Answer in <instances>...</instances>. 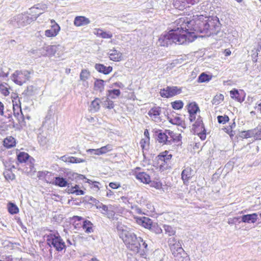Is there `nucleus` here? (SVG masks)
I'll return each mask as SVG.
<instances>
[{"label": "nucleus", "mask_w": 261, "mask_h": 261, "mask_svg": "<svg viewBox=\"0 0 261 261\" xmlns=\"http://www.w3.org/2000/svg\"><path fill=\"white\" fill-rule=\"evenodd\" d=\"M163 227L165 233L168 236H173L175 233V230L171 226L168 225H164Z\"/></svg>", "instance_id": "nucleus-36"}, {"label": "nucleus", "mask_w": 261, "mask_h": 261, "mask_svg": "<svg viewBox=\"0 0 261 261\" xmlns=\"http://www.w3.org/2000/svg\"><path fill=\"white\" fill-rule=\"evenodd\" d=\"M224 130H225V132L228 134L230 137H233L235 133L232 130V129L231 128V127H229V126L227 127H225L224 128Z\"/></svg>", "instance_id": "nucleus-55"}, {"label": "nucleus", "mask_w": 261, "mask_h": 261, "mask_svg": "<svg viewBox=\"0 0 261 261\" xmlns=\"http://www.w3.org/2000/svg\"><path fill=\"white\" fill-rule=\"evenodd\" d=\"M108 55L110 60L113 61H119L122 59L121 53L115 49H110L108 53Z\"/></svg>", "instance_id": "nucleus-19"}, {"label": "nucleus", "mask_w": 261, "mask_h": 261, "mask_svg": "<svg viewBox=\"0 0 261 261\" xmlns=\"http://www.w3.org/2000/svg\"><path fill=\"white\" fill-rule=\"evenodd\" d=\"M241 221L247 223H254L258 219V215L256 213L247 214L240 217Z\"/></svg>", "instance_id": "nucleus-14"}, {"label": "nucleus", "mask_w": 261, "mask_h": 261, "mask_svg": "<svg viewBox=\"0 0 261 261\" xmlns=\"http://www.w3.org/2000/svg\"><path fill=\"white\" fill-rule=\"evenodd\" d=\"M175 134L173 132L166 129L164 132L159 133L158 140L160 143L166 145H170L175 140Z\"/></svg>", "instance_id": "nucleus-7"}, {"label": "nucleus", "mask_w": 261, "mask_h": 261, "mask_svg": "<svg viewBox=\"0 0 261 261\" xmlns=\"http://www.w3.org/2000/svg\"><path fill=\"white\" fill-rule=\"evenodd\" d=\"M168 244L172 255L176 260L182 261L185 252L181 246V241H177L175 238H170L168 240Z\"/></svg>", "instance_id": "nucleus-4"}, {"label": "nucleus", "mask_w": 261, "mask_h": 261, "mask_svg": "<svg viewBox=\"0 0 261 261\" xmlns=\"http://www.w3.org/2000/svg\"><path fill=\"white\" fill-rule=\"evenodd\" d=\"M98 36L102 38H111L112 37V34L109 32L103 31L101 29H97L95 32Z\"/></svg>", "instance_id": "nucleus-30"}, {"label": "nucleus", "mask_w": 261, "mask_h": 261, "mask_svg": "<svg viewBox=\"0 0 261 261\" xmlns=\"http://www.w3.org/2000/svg\"><path fill=\"white\" fill-rule=\"evenodd\" d=\"M90 76V72L87 69H82L80 75V80L83 82L87 80Z\"/></svg>", "instance_id": "nucleus-34"}, {"label": "nucleus", "mask_w": 261, "mask_h": 261, "mask_svg": "<svg viewBox=\"0 0 261 261\" xmlns=\"http://www.w3.org/2000/svg\"><path fill=\"white\" fill-rule=\"evenodd\" d=\"M102 213L106 215L109 218H112L115 215V212L113 210V207L111 205H109V207L106 212H102Z\"/></svg>", "instance_id": "nucleus-46"}, {"label": "nucleus", "mask_w": 261, "mask_h": 261, "mask_svg": "<svg viewBox=\"0 0 261 261\" xmlns=\"http://www.w3.org/2000/svg\"><path fill=\"white\" fill-rule=\"evenodd\" d=\"M30 159V155L24 152H21L17 155V160L20 163H25Z\"/></svg>", "instance_id": "nucleus-32"}, {"label": "nucleus", "mask_w": 261, "mask_h": 261, "mask_svg": "<svg viewBox=\"0 0 261 261\" xmlns=\"http://www.w3.org/2000/svg\"><path fill=\"white\" fill-rule=\"evenodd\" d=\"M217 120L219 123L225 124L228 122L229 120L228 116L226 115L224 116H218L217 117Z\"/></svg>", "instance_id": "nucleus-49"}, {"label": "nucleus", "mask_w": 261, "mask_h": 261, "mask_svg": "<svg viewBox=\"0 0 261 261\" xmlns=\"http://www.w3.org/2000/svg\"><path fill=\"white\" fill-rule=\"evenodd\" d=\"M254 130V138L256 140H261V127L257 128Z\"/></svg>", "instance_id": "nucleus-51"}, {"label": "nucleus", "mask_w": 261, "mask_h": 261, "mask_svg": "<svg viewBox=\"0 0 261 261\" xmlns=\"http://www.w3.org/2000/svg\"><path fill=\"white\" fill-rule=\"evenodd\" d=\"M193 126L195 129V132H199V130L203 132L205 130L202 120L200 116H198L197 120L193 124Z\"/></svg>", "instance_id": "nucleus-21"}, {"label": "nucleus", "mask_w": 261, "mask_h": 261, "mask_svg": "<svg viewBox=\"0 0 261 261\" xmlns=\"http://www.w3.org/2000/svg\"><path fill=\"white\" fill-rule=\"evenodd\" d=\"M187 109L189 114H195L197 113V112L200 111L198 105L195 102L189 103Z\"/></svg>", "instance_id": "nucleus-27"}, {"label": "nucleus", "mask_w": 261, "mask_h": 261, "mask_svg": "<svg viewBox=\"0 0 261 261\" xmlns=\"http://www.w3.org/2000/svg\"><path fill=\"white\" fill-rule=\"evenodd\" d=\"M87 152L91 154H95L99 155H100V149H89L87 150Z\"/></svg>", "instance_id": "nucleus-53"}, {"label": "nucleus", "mask_w": 261, "mask_h": 261, "mask_svg": "<svg viewBox=\"0 0 261 261\" xmlns=\"http://www.w3.org/2000/svg\"><path fill=\"white\" fill-rule=\"evenodd\" d=\"M67 244H66V245L67 247H70L71 246H75V242L74 240H70L69 239H67Z\"/></svg>", "instance_id": "nucleus-59"}, {"label": "nucleus", "mask_w": 261, "mask_h": 261, "mask_svg": "<svg viewBox=\"0 0 261 261\" xmlns=\"http://www.w3.org/2000/svg\"><path fill=\"white\" fill-rule=\"evenodd\" d=\"M198 116H199L197 115V113L189 114V120L190 122H193L197 120Z\"/></svg>", "instance_id": "nucleus-57"}, {"label": "nucleus", "mask_w": 261, "mask_h": 261, "mask_svg": "<svg viewBox=\"0 0 261 261\" xmlns=\"http://www.w3.org/2000/svg\"><path fill=\"white\" fill-rule=\"evenodd\" d=\"M109 207V205H106L103 204L102 203L100 202L99 203H98V205L96 206V208L97 209H101V213L102 212H106L107 211H108V208Z\"/></svg>", "instance_id": "nucleus-52"}, {"label": "nucleus", "mask_w": 261, "mask_h": 261, "mask_svg": "<svg viewBox=\"0 0 261 261\" xmlns=\"http://www.w3.org/2000/svg\"><path fill=\"white\" fill-rule=\"evenodd\" d=\"M43 13V11L39 7H33L30 9V12L27 13L32 19V21L35 20L41 14Z\"/></svg>", "instance_id": "nucleus-15"}, {"label": "nucleus", "mask_w": 261, "mask_h": 261, "mask_svg": "<svg viewBox=\"0 0 261 261\" xmlns=\"http://www.w3.org/2000/svg\"><path fill=\"white\" fill-rule=\"evenodd\" d=\"M182 88L177 86H167L166 88L161 89L160 92L163 97L169 98L181 93Z\"/></svg>", "instance_id": "nucleus-8"}, {"label": "nucleus", "mask_w": 261, "mask_h": 261, "mask_svg": "<svg viewBox=\"0 0 261 261\" xmlns=\"http://www.w3.org/2000/svg\"><path fill=\"white\" fill-rule=\"evenodd\" d=\"M68 161L70 163H80L84 162L85 160L74 156H69Z\"/></svg>", "instance_id": "nucleus-48"}, {"label": "nucleus", "mask_w": 261, "mask_h": 261, "mask_svg": "<svg viewBox=\"0 0 261 261\" xmlns=\"http://www.w3.org/2000/svg\"><path fill=\"white\" fill-rule=\"evenodd\" d=\"M4 145L8 148H11L15 145V140L11 136L7 137L4 141Z\"/></svg>", "instance_id": "nucleus-28"}, {"label": "nucleus", "mask_w": 261, "mask_h": 261, "mask_svg": "<svg viewBox=\"0 0 261 261\" xmlns=\"http://www.w3.org/2000/svg\"><path fill=\"white\" fill-rule=\"evenodd\" d=\"M230 94L231 97L236 99L238 101L242 102L243 100V99L240 97V94L238 90L234 89L233 90H231L230 91Z\"/></svg>", "instance_id": "nucleus-35"}, {"label": "nucleus", "mask_w": 261, "mask_h": 261, "mask_svg": "<svg viewBox=\"0 0 261 261\" xmlns=\"http://www.w3.org/2000/svg\"><path fill=\"white\" fill-rule=\"evenodd\" d=\"M0 89L2 90V93L5 95H7L9 94V92L8 91L7 88H5L4 86L2 85H0Z\"/></svg>", "instance_id": "nucleus-61"}, {"label": "nucleus", "mask_w": 261, "mask_h": 261, "mask_svg": "<svg viewBox=\"0 0 261 261\" xmlns=\"http://www.w3.org/2000/svg\"><path fill=\"white\" fill-rule=\"evenodd\" d=\"M117 229L120 238L128 249L135 253H139L142 256L146 254L148 245L141 237H137L134 232L128 230L126 226L121 224H117Z\"/></svg>", "instance_id": "nucleus-2"}, {"label": "nucleus", "mask_w": 261, "mask_h": 261, "mask_svg": "<svg viewBox=\"0 0 261 261\" xmlns=\"http://www.w3.org/2000/svg\"><path fill=\"white\" fill-rule=\"evenodd\" d=\"M60 30V27L58 24L51 25V28L45 31V35L47 37L56 36Z\"/></svg>", "instance_id": "nucleus-17"}, {"label": "nucleus", "mask_w": 261, "mask_h": 261, "mask_svg": "<svg viewBox=\"0 0 261 261\" xmlns=\"http://www.w3.org/2000/svg\"><path fill=\"white\" fill-rule=\"evenodd\" d=\"M46 242L50 247V250L54 248L58 252H65L67 246L65 242L58 232L51 231L46 234Z\"/></svg>", "instance_id": "nucleus-3"}, {"label": "nucleus", "mask_w": 261, "mask_h": 261, "mask_svg": "<svg viewBox=\"0 0 261 261\" xmlns=\"http://www.w3.org/2000/svg\"><path fill=\"white\" fill-rule=\"evenodd\" d=\"M102 105L106 108L109 109L114 108V103L112 100H110L109 98H106L103 101H101Z\"/></svg>", "instance_id": "nucleus-39"}, {"label": "nucleus", "mask_w": 261, "mask_h": 261, "mask_svg": "<svg viewBox=\"0 0 261 261\" xmlns=\"http://www.w3.org/2000/svg\"><path fill=\"white\" fill-rule=\"evenodd\" d=\"M4 175L7 180H12L15 177V174L14 173H13L10 170H6V171H4Z\"/></svg>", "instance_id": "nucleus-43"}, {"label": "nucleus", "mask_w": 261, "mask_h": 261, "mask_svg": "<svg viewBox=\"0 0 261 261\" xmlns=\"http://www.w3.org/2000/svg\"><path fill=\"white\" fill-rule=\"evenodd\" d=\"M224 99V96L222 94H217L213 98L212 103L213 105H218Z\"/></svg>", "instance_id": "nucleus-37"}, {"label": "nucleus", "mask_w": 261, "mask_h": 261, "mask_svg": "<svg viewBox=\"0 0 261 261\" xmlns=\"http://www.w3.org/2000/svg\"><path fill=\"white\" fill-rule=\"evenodd\" d=\"M137 223L143 226L145 228L150 229L152 224H153L152 220L148 217H136Z\"/></svg>", "instance_id": "nucleus-13"}, {"label": "nucleus", "mask_w": 261, "mask_h": 261, "mask_svg": "<svg viewBox=\"0 0 261 261\" xmlns=\"http://www.w3.org/2000/svg\"><path fill=\"white\" fill-rule=\"evenodd\" d=\"M105 81L101 79H96L94 82V90L101 92L104 89Z\"/></svg>", "instance_id": "nucleus-25"}, {"label": "nucleus", "mask_w": 261, "mask_h": 261, "mask_svg": "<svg viewBox=\"0 0 261 261\" xmlns=\"http://www.w3.org/2000/svg\"><path fill=\"white\" fill-rule=\"evenodd\" d=\"M87 200L89 202L90 201V203L94 205L96 207L98 205V203H100L98 200L91 196L87 197Z\"/></svg>", "instance_id": "nucleus-54"}, {"label": "nucleus", "mask_w": 261, "mask_h": 261, "mask_svg": "<svg viewBox=\"0 0 261 261\" xmlns=\"http://www.w3.org/2000/svg\"><path fill=\"white\" fill-rule=\"evenodd\" d=\"M254 130H249L247 131L242 132L241 134V137L245 138H250L252 136L254 137Z\"/></svg>", "instance_id": "nucleus-44"}, {"label": "nucleus", "mask_w": 261, "mask_h": 261, "mask_svg": "<svg viewBox=\"0 0 261 261\" xmlns=\"http://www.w3.org/2000/svg\"><path fill=\"white\" fill-rule=\"evenodd\" d=\"M100 103H101L100 99L96 98L93 100L90 105V110L91 112H97L100 109Z\"/></svg>", "instance_id": "nucleus-24"}, {"label": "nucleus", "mask_w": 261, "mask_h": 261, "mask_svg": "<svg viewBox=\"0 0 261 261\" xmlns=\"http://www.w3.org/2000/svg\"><path fill=\"white\" fill-rule=\"evenodd\" d=\"M90 22V21L88 18L82 16L75 17L74 20V24L77 27L87 25Z\"/></svg>", "instance_id": "nucleus-20"}, {"label": "nucleus", "mask_w": 261, "mask_h": 261, "mask_svg": "<svg viewBox=\"0 0 261 261\" xmlns=\"http://www.w3.org/2000/svg\"><path fill=\"white\" fill-rule=\"evenodd\" d=\"M171 104L172 108L175 110H180L184 106V103L181 100H175Z\"/></svg>", "instance_id": "nucleus-38"}, {"label": "nucleus", "mask_w": 261, "mask_h": 261, "mask_svg": "<svg viewBox=\"0 0 261 261\" xmlns=\"http://www.w3.org/2000/svg\"><path fill=\"white\" fill-rule=\"evenodd\" d=\"M187 4V0H174L173 2L174 7L179 10H183Z\"/></svg>", "instance_id": "nucleus-23"}, {"label": "nucleus", "mask_w": 261, "mask_h": 261, "mask_svg": "<svg viewBox=\"0 0 261 261\" xmlns=\"http://www.w3.org/2000/svg\"><path fill=\"white\" fill-rule=\"evenodd\" d=\"M140 169L139 167L135 169V174L136 178L143 183L148 184L151 181L150 176L144 172H138L137 170H140Z\"/></svg>", "instance_id": "nucleus-12"}, {"label": "nucleus", "mask_w": 261, "mask_h": 261, "mask_svg": "<svg viewBox=\"0 0 261 261\" xmlns=\"http://www.w3.org/2000/svg\"><path fill=\"white\" fill-rule=\"evenodd\" d=\"M149 138L142 139L140 142V144L143 150L147 149L149 145Z\"/></svg>", "instance_id": "nucleus-45"}, {"label": "nucleus", "mask_w": 261, "mask_h": 261, "mask_svg": "<svg viewBox=\"0 0 261 261\" xmlns=\"http://www.w3.org/2000/svg\"><path fill=\"white\" fill-rule=\"evenodd\" d=\"M30 72L28 70L18 71L16 70L12 74V80L18 85H22L30 78Z\"/></svg>", "instance_id": "nucleus-6"}, {"label": "nucleus", "mask_w": 261, "mask_h": 261, "mask_svg": "<svg viewBox=\"0 0 261 261\" xmlns=\"http://www.w3.org/2000/svg\"><path fill=\"white\" fill-rule=\"evenodd\" d=\"M193 170L190 167H187L182 170L181 175L184 184L189 183V180L193 176Z\"/></svg>", "instance_id": "nucleus-16"}, {"label": "nucleus", "mask_w": 261, "mask_h": 261, "mask_svg": "<svg viewBox=\"0 0 261 261\" xmlns=\"http://www.w3.org/2000/svg\"><path fill=\"white\" fill-rule=\"evenodd\" d=\"M120 91L119 89H113L109 90V97L112 99L116 98V97L119 96Z\"/></svg>", "instance_id": "nucleus-42"}, {"label": "nucleus", "mask_w": 261, "mask_h": 261, "mask_svg": "<svg viewBox=\"0 0 261 261\" xmlns=\"http://www.w3.org/2000/svg\"><path fill=\"white\" fill-rule=\"evenodd\" d=\"M34 160L31 158L29 160V163H27V165L29 166V168L30 169V171H32L34 169Z\"/></svg>", "instance_id": "nucleus-56"}, {"label": "nucleus", "mask_w": 261, "mask_h": 261, "mask_svg": "<svg viewBox=\"0 0 261 261\" xmlns=\"http://www.w3.org/2000/svg\"><path fill=\"white\" fill-rule=\"evenodd\" d=\"M83 228L87 233L93 232V224L89 220H85L83 222Z\"/></svg>", "instance_id": "nucleus-29"}, {"label": "nucleus", "mask_w": 261, "mask_h": 261, "mask_svg": "<svg viewBox=\"0 0 261 261\" xmlns=\"http://www.w3.org/2000/svg\"><path fill=\"white\" fill-rule=\"evenodd\" d=\"M69 193L71 194H75L76 195H82L85 194V192L83 190L79 189V186L75 185L74 186H71L69 188L68 186Z\"/></svg>", "instance_id": "nucleus-22"}, {"label": "nucleus", "mask_w": 261, "mask_h": 261, "mask_svg": "<svg viewBox=\"0 0 261 261\" xmlns=\"http://www.w3.org/2000/svg\"><path fill=\"white\" fill-rule=\"evenodd\" d=\"M9 69L7 68L6 67H0V77H7L9 74Z\"/></svg>", "instance_id": "nucleus-47"}, {"label": "nucleus", "mask_w": 261, "mask_h": 261, "mask_svg": "<svg viewBox=\"0 0 261 261\" xmlns=\"http://www.w3.org/2000/svg\"><path fill=\"white\" fill-rule=\"evenodd\" d=\"M258 56V53H256L255 54H254L253 55H252V61L254 62V63H255L257 62V57Z\"/></svg>", "instance_id": "nucleus-64"}, {"label": "nucleus", "mask_w": 261, "mask_h": 261, "mask_svg": "<svg viewBox=\"0 0 261 261\" xmlns=\"http://www.w3.org/2000/svg\"><path fill=\"white\" fill-rule=\"evenodd\" d=\"M194 19L189 20L187 17H181L173 23V28L167 33L159 38L158 44L168 46L172 43L178 44L192 42L197 36L195 32L210 36L216 34L218 19L217 17L204 16L203 15L194 16Z\"/></svg>", "instance_id": "nucleus-1"}, {"label": "nucleus", "mask_w": 261, "mask_h": 261, "mask_svg": "<svg viewBox=\"0 0 261 261\" xmlns=\"http://www.w3.org/2000/svg\"><path fill=\"white\" fill-rule=\"evenodd\" d=\"M161 113V108L159 107H155L149 111L148 115L152 120L155 122H160L161 121L160 117Z\"/></svg>", "instance_id": "nucleus-11"}, {"label": "nucleus", "mask_w": 261, "mask_h": 261, "mask_svg": "<svg viewBox=\"0 0 261 261\" xmlns=\"http://www.w3.org/2000/svg\"><path fill=\"white\" fill-rule=\"evenodd\" d=\"M54 184L60 187H65L68 186L67 181L63 177H55Z\"/></svg>", "instance_id": "nucleus-26"}, {"label": "nucleus", "mask_w": 261, "mask_h": 261, "mask_svg": "<svg viewBox=\"0 0 261 261\" xmlns=\"http://www.w3.org/2000/svg\"><path fill=\"white\" fill-rule=\"evenodd\" d=\"M8 209L9 212L12 215L16 214L19 212V209L17 206L12 202H9L8 203Z\"/></svg>", "instance_id": "nucleus-33"}, {"label": "nucleus", "mask_w": 261, "mask_h": 261, "mask_svg": "<svg viewBox=\"0 0 261 261\" xmlns=\"http://www.w3.org/2000/svg\"><path fill=\"white\" fill-rule=\"evenodd\" d=\"M62 47L60 45H47L44 46L42 49V55L43 56H54L56 53L58 55L59 54L58 53L59 49H61Z\"/></svg>", "instance_id": "nucleus-9"}, {"label": "nucleus", "mask_w": 261, "mask_h": 261, "mask_svg": "<svg viewBox=\"0 0 261 261\" xmlns=\"http://www.w3.org/2000/svg\"><path fill=\"white\" fill-rule=\"evenodd\" d=\"M170 122L175 125H181L182 123V120L179 117H176L173 118H171L169 120Z\"/></svg>", "instance_id": "nucleus-50"}, {"label": "nucleus", "mask_w": 261, "mask_h": 261, "mask_svg": "<svg viewBox=\"0 0 261 261\" xmlns=\"http://www.w3.org/2000/svg\"><path fill=\"white\" fill-rule=\"evenodd\" d=\"M199 132L198 133V132H197L199 137L200 138V139L202 140H204L205 138H206V134H205V130L203 132L201 131V130H199Z\"/></svg>", "instance_id": "nucleus-60"}, {"label": "nucleus", "mask_w": 261, "mask_h": 261, "mask_svg": "<svg viewBox=\"0 0 261 261\" xmlns=\"http://www.w3.org/2000/svg\"><path fill=\"white\" fill-rule=\"evenodd\" d=\"M132 208L134 210L135 212L139 214H142V210L140 208L135 206V207H132Z\"/></svg>", "instance_id": "nucleus-63"}, {"label": "nucleus", "mask_w": 261, "mask_h": 261, "mask_svg": "<svg viewBox=\"0 0 261 261\" xmlns=\"http://www.w3.org/2000/svg\"><path fill=\"white\" fill-rule=\"evenodd\" d=\"M94 68L98 72L104 74H109L113 70L112 67L110 66H106L103 64L98 63L95 64Z\"/></svg>", "instance_id": "nucleus-18"}, {"label": "nucleus", "mask_w": 261, "mask_h": 261, "mask_svg": "<svg viewBox=\"0 0 261 261\" xmlns=\"http://www.w3.org/2000/svg\"><path fill=\"white\" fill-rule=\"evenodd\" d=\"M172 154L169 153V152L165 151L161 153L157 156V161L160 166L163 167L166 164H168L172 158Z\"/></svg>", "instance_id": "nucleus-10"}, {"label": "nucleus", "mask_w": 261, "mask_h": 261, "mask_svg": "<svg viewBox=\"0 0 261 261\" xmlns=\"http://www.w3.org/2000/svg\"><path fill=\"white\" fill-rule=\"evenodd\" d=\"M212 79V75H208L205 72H202L199 76L198 82L199 83L208 82Z\"/></svg>", "instance_id": "nucleus-31"}, {"label": "nucleus", "mask_w": 261, "mask_h": 261, "mask_svg": "<svg viewBox=\"0 0 261 261\" xmlns=\"http://www.w3.org/2000/svg\"><path fill=\"white\" fill-rule=\"evenodd\" d=\"M9 21L14 26L21 27L31 23L32 19L28 14L22 13L12 17Z\"/></svg>", "instance_id": "nucleus-5"}, {"label": "nucleus", "mask_w": 261, "mask_h": 261, "mask_svg": "<svg viewBox=\"0 0 261 261\" xmlns=\"http://www.w3.org/2000/svg\"><path fill=\"white\" fill-rule=\"evenodd\" d=\"M149 230L156 234H160L162 232V229L161 228L155 223L152 224Z\"/></svg>", "instance_id": "nucleus-40"}, {"label": "nucleus", "mask_w": 261, "mask_h": 261, "mask_svg": "<svg viewBox=\"0 0 261 261\" xmlns=\"http://www.w3.org/2000/svg\"><path fill=\"white\" fill-rule=\"evenodd\" d=\"M240 219V217H234L232 219H229L228 221V223L230 225H232L235 224L237 221H238Z\"/></svg>", "instance_id": "nucleus-58"}, {"label": "nucleus", "mask_w": 261, "mask_h": 261, "mask_svg": "<svg viewBox=\"0 0 261 261\" xmlns=\"http://www.w3.org/2000/svg\"><path fill=\"white\" fill-rule=\"evenodd\" d=\"M109 186L112 189H117L120 186L119 184L116 182H110L109 184Z\"/></svg>", "instance_id": "nucleus-62"}, {"label": "nucleus", "mask_w": 261, "mask_h": 261, "mask_svg": "<svg viewBox=\"0 0 261 261\" xmlns=\"http://www.w3.org/2000/svg\"><path fill=\"white\" fill-rule=\"evenodd\" d=\"M100 155L105 154L113 149V146L111 144H108L99 148Z\"/></svg>", "instance_id": "nucleus-41"}]
</instances>
